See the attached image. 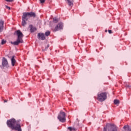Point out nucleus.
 <instances>
[{"mask_svg": "<svg viewBox=\"0 0 131 131\" xmlns=\"http://www.w3.org/2000/svg\"><path fill=\"white\" fill-rule=\"evenodd\" d=\"M41 4H43L46 2V0H40Z\"/></svg>", "mask_w": 131, "mask_h": 131, "instance_id": "obj_21", "label": "nucleus"}, {"mask_svg": "<svg viewBox=\"0 0 131 131\" xmlns=\"http://www.w3.org/2000/svg\"><path fill=\"white\" fill-rule=\"evenodd\" d=\"M114 104H115V105H119V100H117V99H115L114 101Z\"/></svg>", "mask_w": 131, "mask_h": 131, "instance_id": "obj_17", "label": "nucleus"}, {"mask_svg": "<svg viewBox=\"0 0 131 131\" xmlns=\"http://www.w3.org/2000/svg\"><path fill=\"white\" fill-rule=\"evenodd\" d=\"M7 124L8 127H10L12 130L22 131L21 124L17 123V121H16V119L14 118L8 120L7 121Z\"/></svg>", "mask_w": 131, "mask_h": 131, "instance_id": "obj_1", "label": "nucleus"}, {"mask_svg": "<svg viewBox=\"0 0 131 131\" xmlns=\"http://www.w3.org/2000/svg\"><path fill=\"white\" fill-rule=\"evenodd\" d=\"M103 131H117V128L113 124H107L104 127Z\"/></svg>", "mask_w": 131, "mask_h": 131, "instance_id": "obj_3", "label": "nucleus"}, {"mask_svg": "<svg viewBox=\"0 0 131 131\" xmlns=\"http://www.w3.org/2000/svg\"><path fill=\"white\" fill-rule=\"evenodd\" d=\"M2 69H5V68H9V63L8 60L5 57L2 60V66L1 67Z\"/></svg>", "mask_w": 131, "mask_h": 131, "instance_id": "obj_6", "label": "nucleus"}, {"mask_svg": "<svg viewBox=\"0 0 131 131\" xmlns=\"http://www.w3.org/2000/svg\"><path fill=\"white\" fill-rule=\"evenodd\" d=\"M57 118L61 122H65L66 121V114L62 111H60Z\"/></svg>", "mask_w": 131, "mask_h": 131, "instance_id": "obj_5", "label": "nucleus"}, {"mask_svg": "<svg viewBox=\"0 0 131 131\" xmlns=\"http://www.w3.org/2000/svg\"><path fill=\"white\" fill-rule=\"evenodd\" d=\"M67 1V3L68 5L69 6V7H71V8H72L73 7V0H66Z\"/></svg>", "mask_w": 131, "mask_h": 131, "instance_id": "obj_12", "label": "nucleus"}, {"mask_svg": "<svg viewBox=\"0 0 131 131\" xmlns=\"http://www.w3.org/2000/svg\"><path fill=\"white\" fill-rule=\"evenodd\" d=\"M29 28L31 32H34V31H36V28L33 27L32 25H30Z\"/></svg>", "mask_w": 131, "mask_h": 131, "instance_id": "obj_13", "label": "nucleus"}, {"mask_svg": "<svg viewBox=\"0 0 131 131\" xmlns=\"http://www.w3.org/2000/svg\"><path fill=\"white\" fill-rule=\"evenodd\" d=\"M4 24H5V22L3 20H0V32H3L4 30Z\"/></svg>", "mask_w": 131, "mask_h": 131, "instance_id": "obj_11", "label": "nucleus"}, {"mask_svg": "<svg viewBox=\"0 0 131 131\" xmlns=\"http://www.w3.org/2000/svg\"><path fill=\"white\" fill-rule=\"evenodd\" d=\"M105 32H107V30H105Z\"/></svg>", "mask_w": 131, "mask_h": 131, "instance_id": "obj_27", "label": "nucleus"}, {"mask_svg": "<svg viewBox=\"0 0 131 131\" xmlns=\"http://www.w3.org/2000/svg\"><path fill=\"white\" fill-rule=\"evenodd\" d=\"M48 48H50V45H47L46 48H45V50H47Z\"/></svg>", "mask_w": 131, "mask_h": 131, "instance_id": "obj_22", "label": "nucleus"}, {"mask_svg": "<svg viewBox=\"0 0 131 131\" xmlns=\"http://www.w3.org/2000/svg\"><path fill=\"white\" fill-rule=\"evenodd\" d=\"M68 128L70 131H76V128H75L74 127H69Z\"/></svg>", "mask_w": 131, "mask_h": 131, "instance_id": "obj_16", "label": "nucleus"}, {"mask_svg": "<svg viewBox=\"0 0 131 131\" xmlns=\"http://www.w3.org/2000/svg\"><path fill=\"white\" fill-rule=\"evenodd\" d=\"M61 29H63V24L61 23H59L55 28L53 29V31L56 32V31H58Z\"/></svg>", "mask_w": 131, "mask_h": 131, "instance_id": "obj_8", "label": "nucleus"}, {"mask_svg": "<svg viewBox=\"0 0 131 131\" xmlns=\"http://www.w3.org/2000/svg\"><path fill=\"white\" fill-rule=\"evenodd\" d=\"M124 131H131V128L127 125H125L123 127Z\"/></svg>", "mask_w": 131, "mask_h": 131, "instance_id": "obj_15", "label": "nucleus"}, {"mask_svg": "<svg viewBox=\"0 0 131 131\" xmlns=\"http://www.w3.org/2000/svg\"><path fill=\"white\" fill-rule=\"evenodd\" d=\"M6 2H12L13 0H5Z\"/></svg>", "mask_w": 131, "mask_h": 131, "instance_id": "obj_25", "label": "nucleus"}, {"mask_svg": "<svg viewBox=\"0 0 131 131\" xmlns=\"http://www.w3.org/2000/svg\"><path fill=\"white\" fill-rule=\"evenodd\" d=\"M7 102H8V100H4V103H7Z\"/></svg>", "mask_w": 131, "mask_h": 131, "instance_id": "obj_26", "label": "nucleus"}, {"mask_svg": "<svg viewBox=\"0 0 131 131\" xmlns=\"http://www.w3.org/2000/svg\"><path fill=\"white\" fill-rule=\"evenodd\" d=\"M59 20H58V19L57 18H53V22L54 23H58V21Z\"/></svg>", "mask_w": 131, "mask_h": 131, "instance_id": "obj_19", "label": "nucleus"}, {"mask_svg": "<svg viewBox=\"0 0 131 131\" xmlns=\"http://www.w3.org/2000/svg\"><path fill=\"white\" fill-rule=\"evenodd\" d=\"M38 38L41 40H45L46 39V36H45V34L43 33H38Z\"/></svg>", "mask_w": 131, "mask_h": 131, "instance_id": "obj_9", "label": "nucleus"}, {"mask_svg": "<svg viewBox=\"0 0 131 131\" xmlns=\"http://www.w3.org/2000/svg\"><path fill=\"white\" fill-rule=\"evenodd\" d=\"M6 9H8L9 10H11V8H10L9 6H6Z\"/></svg>", "mask_w": 131, "mask_h": 131, "instance_id": "obj_23", "label": "nucleus"}, {"mask_svg": "<svg viewBox=\"0 0 131 131\" xmlns=\"http://www.w3.org/2000/svg\"><path fill=\"white\" fill-rule=\"evenodd\" d=\"M108 33L110 34L112 33V31L111 30H108Z\"/></svg>", "mask_w": 131, "mask_h": 131, "instance_id": "obj_24", "label": "nucleus"}, {"mask_svg": "<svg viewBox=\"0 0 131 131\" xmlns=\"http://www.w3.org/2000/svg\"><path fill=\"white\" fill-rule=\"evenodd\" d=\"M50 34H51V32H50V31H48L46 32H45V35L46 36H49V35H50Z\"/></svg>", "mask_w": 131, "mask_h": 131, "instance_id": "obj_18", "label": "nucleus"}, {"mask_svg": "<svg viewBox=\"0 0 131 131\" xmlns=\"http://www.w3.org/2000/svg\"><path fill=\"white\" fill-rule=\"evenodd\" d=\"M27 20H28V18H27L24 14L22 16V22H21V24L23 25V26H25V25H26V24H27L26 23V21H27Z\"/></svg>", "mask_w": 131, "mask_h": 131, "instance_id": "obj_10", "label": "nucleus"}, {"mask_svg": "<svg viewBox=\"0 0 131 131\" xmlns=\"http://www.w3.org/2000/svg\"><path fill=\"white\" fill-rule=\"evenodd\" d=\"M23 15L25 16L27 18H28V17H33V18H35L36 17V14L34 12H24L23 13Z\"/></svg>", "mask_w": 131, "mask_h": 131, "instance_id": "obj_7", "label": "nucleus"}, {"mask_svg": "<svg viewBox=\"0 0 131 131\" xmlns=\"http://www.w3.org/2000/svg\"><path fill=\"white\" fill-rule=\"evenodd\" d=\"M16 63V60H15V56H13L11 58V64L12 66H15V64Z\"/></svg>", "mask_w": 131, "mask_h": 131, "instance_id": "obj_14", "label": "nucleus"}, {"mask_svg": "<svg viewBox=\"0 0 131 131\" xmlns=\"http://www.w3.org/2000/svg\"><path fill=\"white\" fill-rule=\"evenodd\" d=\"M6 42H7V41H6V40L3 39V40H2L1 44H2V45H5V43H6Z\"/></svg>", "mask_w": 131, "mask_h": 131, "instance_id": "obj_20", "label": "nucleus"}, {"mask_svg": "<svg viewBox=\"0 0 131 131\" xmlns=\"http://www.w3.org/2000/svg\"><path fill=\"white\" fill-rule=\"evenodd\" d=\"M16 35L17 36V40L14 42H11V43L14 45V46H18L19 43H23V36H24V35L20 30L16 31Z\"/></svg>", "mask_w": 131, "mask_h": 131, "instance_id": "obj_2", "label": "nucleus"}, {"mask_svg": "<svg viewBox=\"0 0 131 131\" xmlns=\"http://www.w3.org/2000/svg\"><path fill=\"white\" fill-rule=\"evenodd\" d=\"M97 100H98L99 102H104V101L107 99V93H101L97 95Z\"/></svg>", "mask_w": 131, "mask_h": 131, "instance_id": "obj_4", "label": "nucleus"}]
</instances>
